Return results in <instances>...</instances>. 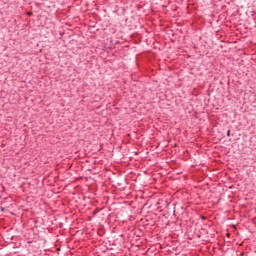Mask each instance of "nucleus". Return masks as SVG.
I'll return each instance as SVG.
<instances>
[{"label":"nucleus","mask_w":256,"mask_h":256,"mask_svg":"<svg viewBox=\"0 0 256 256\" xmlns=\"http://www.w3.org/2000/svg\"><path fill=\"white\" fill-rule=\"evenodd\" d=\"M227 137H231V130L227 131Z\"/></svg>","instance_id":"f257e3e1"}]
</instances>
